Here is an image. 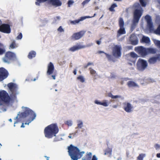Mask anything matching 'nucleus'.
I'll return each instance as SVG.
<instances>
[{
	"label": "nucleus",
	"instance_id": "1",
	"mask_svg": "<svg viewBox=\"0 0 160 160\" xmlns=\"http://www.w3.org/2000/svg\"><path fill=\"white\" fill-rule=\"evenodd\" d=\"M69 155L71 158V160H78L85 153V152H81L80 149L76 147L71 145L68 147Z\"/></svg>",
	"mask_w": 160,
	"mask_h": 160
},
{
	"label": "nucleus",
	"instance_id": "2",
	"mask_svg": "<svg viewBox=\"0 0 160 160\" xmlns=\"http://www.w3.org/2000/svg\"><path fill=\"white\" fill-rule=\"evenodd\" d=\"M134 7V10L133 12V19L131 25L132 29H134L136 28L143 12L142 8L138 3H135Z\"/></svg>",
	"mask_w": 160,
	"mask_h": 160
},
{
	"label": "nucleus",
	"instance_id": "3",
	"mask_svg": "<svg viewBox=\"0 0 160 160\" xmlns=\"http://www.w3.org/2000/svg\"><path fill=\"white\" fill-rule=\"evenodd\" d=\"M58 131V129L57 125L55 124H52L45 128L44 133L46 137L50 138L53 136H56V134Z\"/></svg>",
	"mask_w": 160,
	"mask_h": 160
},
{
	"label": "nucleus",
	"instance_id": "4",
	"mask_svg": "<svg viewBox=\"0 0 160 160\" xmlns=\"http://www.w3.org/2000/svg\"><path fill=\"white\" fill-rule=\"evenodd\" d=\"M22 108H24V112L22 116L24 117H26L28 115L29 116L30 119L28 120V122H26L25 123H22L21 127L24 128L25 127L24 124L29 125L31 122L35 119L36 116V114L32 111L30 110L28 108L22 107Z\"/></svg>",
	"mask_w": 160,
	"mask_h": 160
},
{
	"label": "nucleus",
	"instance_id": "5",
	"mask_svg": "<svg viewBox=\"0 0 160 160\" xmlns=\"http://www.w3.org/2000/svg\"><path fill=\"white\" fill-rule=\"evenodd\" d=\"M135 51L142 57H144L151 53L155 52V50L152 48H146L142 47H137L135 48Z\"/></svg>",
	"mask_w": 160,
	"mask_h": 160
},
{
	"label": "nucleus",
	"instance_id": "6",
	"mask_svg": "<svg viewBox=\"0 0 160 160\" xmlns=\"http://www.w3.org/2000/svg\"><path fill=\"white\" fill-rule=\"evenodd\" d=\"M92 43H88L86 46L83 45L80 43H78L77 44L71 47L68 48V50L70 52H74L80 49H84L86 47H89L93 45Z\"/></svg>",
	"mask_w": 160,
	"mask_h": 160
},
{
	"label": "nucleus",
	"instance_id": "7",
	"mask_svg": "<svg viewBox=\"0 0 160 160\" xmlns=\"http://www.w3.org/2000/svg\"><path fill=\"white\" fill-rule=\"evenodd\" d=\"M137 65L138 69L139 71H142L147 68L148 64L146 60L139 59L137 62Z\"/></svg>",
	"mask_w": 160,
	"mask_h": 160
},
{
	"label": "nucleus",
	"instance_id": "8",
	"mask_svg": "<svg viewBox=\"0 0 160 160\" xmlns=\"http://www.w3.org/2000/svg\"><path fill=\"white\" fill-rule=\"evenodd\" d=\"M7 86L12 92V96H14L19 93V92L18 91L17 85L11 82L9 83Z\"/></svg>",
	"mask_w": 160,
	"mask_h": 160
},
{
	"label": "nucleus",
	"instance_id": "9",
	"mask_svg": "<svg viewBox=\"0 0 160 160\" xmlns=\"http://www.w3.org/2000/svg\"><path fill=\"white\" fill-rule=\"evenodd\" d=\"M119 24L120 27V29L118 30L117 36H119L121 34H124L125 33V28L124 27V22L122 18H120L119 19Z\"/></svg>",
	"mask_w": 160,
	"mask_h": 160
},
{
	"label": "nucleus",
	"instance_id": "10",
	"mask_svg": "<svg viewBox=\"0 0 160 160\" xmlns=\"http://www.w3.org/2000/svg\"><path fill=\"white\" fill-rule=\"evenodd\" d=\"M15 57V54L11 52H7L5 54V57L2 58L3 61L5 63H9V60L14 58Z\"/></svg>",
	"mask_w": 160,
	"mask_h": 160
},
{
	"label": "nucleus",
	"instance_id": "11",
	"mask_svg": "<svg viewBox=\"0 0 160 160\" xmlns=\"http://www.w3.org/2000/svg\"><path fill=\"white\" fill-rule=\"evenodd\" d=\"M85 31H82L73 33L71 37V39L73 40H78L81 38L84 35Z\"/></svg>",
	"mask_w": 160,
	"mask_h": 160
},
{
	"label": "nucleus",
	"instance_id": "12",
	"mask_svg": "<svg viewBox=\"0 0 160 160\" xmlns=\"http://www.w3.org/2000/svg\"><path fill=\"white\" fill-rule=\"evenodd\" d=\"M121 47L120 46H115L113 47V55L116 57H120L121 55Z\"/></svg>",
	"mask_w": 160,
	"mask_h": 160
},
{
	"label": "nucleus",
	"instance_id": "13",
	"mask_svg": "<svg viewBox=\"0 0 160 160\" xmlns=\"http://www.w3.org/2000/svg\"><path fill=\"white\" fill-rule=\"evenodd\" d=\"M9 99V98L8 93L4 91H0V101L8 102Z\"/></svg>",
	"mask_w": 160,
	"mask_h": 160
},
{
	"label": "nucleus",
	"instance_id": "14",
	"mask_svg": "<svg viewBox=\"0 0 160 160\" xmlns=\"http://www.w3.org/2000/svg\"><path fill=\"white\" fill-rule=\"evenodd\" d=\"M8 75V71L3 68H0V81L6 78Z\"/></svg>",
	"mask_w": 160,
	"mask_h": 160
},
{
	"label": "nucleus",
	"instance_id": "15",
	"mask_svg": "<svg viewBox=\"0 0 160 160\" xmlns=\"http://www.w3.org/2000/svg\"><path fill=\"white\" fill-rule=\"evenodd\" d=\"M0 31L7 33H10V29L9 26L8 24H2L0 26Z\"/></svg>",
	"mask_w": 160,
	"mask_h": 160
},
{
	"label": "nucleus",
	"instance_id": "16",
	"mask_svg": "<svg viewBox=\"0 0 160 160\" xmlns=\"http://www.w3.org/2000/svg\"><path fill=\"white\" fill-rule=\"evenodd\" d=\"M94 103L97 105L103 106L104 107H108L110 104L108 101L106 100H103L101 101L98 100H96L94 101Z\"/></svg>",
	"mask_w": 160,
	"mask_h": 160
},
{
	"label": "nucleus",
	"instance_id": "17",
	"mask_svg": "<svg viewBox=\"0 0 160 160\" xmlns=\"http://www.w3.org/2000/svg\"><path fill=\"white\" fill-rule=\"evenodd\" d=\"M145 19L147 22L148 29L149 31L153 30L152 24V22L151 17L147 15L145 17Z\"/></svg>",
	"mask_w": 160,
	"mask_h": 160
},
{
	"label": "nucleus",
	"instance_id": "18",
	"mask_svg": "<svg viewBox=\"0 0 160 160\" xmlns=\"http://www.w3.org/2000/svg\"><path fill=\"white\" fill-rule=\"evenodd\" d=\"M124 108L127 112H130L132 111L133 106L130 103L126 102L124 103Z\"/></svg>",
	"mask_w": 160,
	"mask_h": 160
},
{
	"label": "nucleus",
	"instance_id": "19",
	"mask_svg": "<svg viewBox=\"0 0 160 160\" xmlns=\"http://www.w3.org/2000/svg\"><path fill=\"white\" fill-rule=\"evenodd\" d=\"M91 17L89 16H84L80 18L78 20H76L74 21H70V23L72 25H75L76 24L79 23L80 22L88 18H90Z\"/></svg>",
	"mask_w": 160,
	"mask_h": 160
},
{
	"label": "nucleus",
	"instance_id": "20",
	"mask_svg": "<svg viewBox=\"0 0 160 160\" xmlns=\"http://www.w3.org/2000/svg\"><path fill=\"white\" fill-rule=\"evenodd\" d=\"M47 73L48 75H50L53 73L54 67L53 64L51 62H50L48 65Z\"/></svg>",
	"mask_w": 160,
	"mask_h": 160
},
{
	"label": "nucleus",
	"instance_id": "21",
	"mask_svg": "<svg viewBox=\"0 0 160 160\" xmlns=\"http://www.w3.org/2000/svg\"><path fill=\"white\" fill-rule=\"evenodd\" d=\"M50 4L56 7L60 6L62 5V2L59 0H49Z\"/></svg>",
	"mask_w": 160,
	"mask_h": 160
},
{
	"label": "nucleus",
	"instance_id": "22",
	"mask_svg": "<svg viewBox=\"0 0 160 160\" xmlns=\"http://www.w3.org/2000/svg\"><path fill=\"white\" fill-rule=\"evenodd\" d=\"M77 81L82 83H85L86 82V79L85 77L82 75H79L77 78Z\"/></svg>",
	"mask_w": 160,
	"mask_h": 160
},
{
	"label": "nucleus",
	"instance_id": "23",
	"mask_svg": "<svg viewBox=\"0 0 160 160\" xmlns=\"http://www.w3.org/2000/svg\"><path fill=\"white\" fill-rule=\"evenodd\" d=\"M77 127L76 128V129H81L83 127V122L82 120L78 119L77 121Z\"/></svg>",
	"mask_w": 160,
	"mask_h": 160
},
{
	"label": "nucleus",
	"instance_id": "24",
	"mask_svg": "<svg viewBox=\"0 0 160 160\" xmlns=\"http://www.w3.org/2000/svg\"><path fill=\"white\" fill-rule=\"evenodd\" d=\"M127 85L129 88L138 87V84L133 81H129L127 82Z\"/></svg>",
	"mask_w": 160,
	"mask_h": 160
},
{
	"label": "nucleus",
	"instance_id": "25",
	"mask_svg": "<svg viewBox=\"0 0 160 160\" xmlns=\"http://www.w3.org/2000/svg\"><path fill=\"white\" fill-rule=\"evenodd\" d=\"M141 41L142 42L147 44L149 43L150 41V38L148 37L145 36H143Z\"/></svg>",
	"mask_w": 160,
	"mask_h": 160
},
{
	"label": "nucleus",
	"instance_id": "26",
	"mask_svg": "<svg viewBox=\"0 0 160 160\" xmlns=\"http://www.w3.org/2000/svg\"><path fill=\"white\" fill-rule=\"evenodd\" d=\"M157 61H158L156 56L150 58L148 60L149 62L151 64H154Z\"/></svg>",
	"mask_w": 160,
	"mask_h": 160
},
{
	"label": "nucleus",
	"instance_id": "27",
	"mask_svg": "<svg viewBox=\"0 0 160 160\" xmlns=\"http://www.w3.org/2000/svg\"><path fill=\"white\" fill-rule=\"evenodd\" d=\"M18 47V45L15 43V40H12V42L10 45L9 48L14 49Z\"/></svg>",
	"mask_w": 160,
	"mask_h": 160
},
{
	"label": "nucleus",
	"instance_id": "28",
	"mask_svg": "<svg viewBox=\"0 0 160 160\" xmlns=\"http://www.w3.org/2000/svg\"><path fill=\"white\" fill-rule=\"evenodd\" d=\"M36 52L34 51H32L29 53L28 57L29 59H32L36 55Z\"/></svg>",
	"mask_w": 160,
	"mask_h": 160
},
{
	"label": "nucleus",
	"instance_id": "29",
	"mask_svg": "<svg viewBox=\"0 0 160 160\" xmlns=\"http://www.w3.org/2000/svg\"><path fill=\"white\" fill-rule=\"evenodd\" d=\"M4 45L0 43V55L3 53L5 52V50L4 48Z\"/></svg>",
	"mask_w": 160,
	"mask_h": 160
},
{
	"label": "nucleus",
	"instance_id": "30",
	"mask_svg": "<svg viewBox=\"0 0 160 160\" xmlns=\"http://www.w3.org/2000/svg\"><path fill=\"white\" fill-rule=\"evenodd\" d=\"M36 1L35 4L38 6H39L41 3L44 2L46 1H48L49 2V0H36Z\"/></svg>",
	"mask_w": 160,
	"mask_h": 160
},
{
	"label": "nucleus",
	"instance_id": "31",
	"mask_svg": "<svg viewBox=\"0 0 160 160\" xmlns=\"http://www.w3.org/2000/svg\"><path fill=\"white\" fill-rule=\"evenodd\" d=\"M140 2L142 7H145L147 3L146 0H139Z\"/></svg>",
	"mask_w": 160,
	"mask_h": 160
},
{
	"label": "nucleus",
	"instance_id": "32",
	"mask_svg": "<svg viewBox=\"0 0 160 160\" xmlns=\"http://www.w3.org/2000/svg\"><path fill=\"white\" fill-rule=\"evenodd\" d=\"M129 55L130 58L132 57L133 58H136L138 57V55L133 52H131Z\"/></svg>",
	"mask_w": 160,
	"mask_h": 160
},
{
	"label": "nucleus",
	"instance_id": "33",
	"mask_svg": "<svg viewBox=\"0 0 160 160\" xmlns=\"http://www.w3.org/2000/svg\"><path fill=\"white\" fill-rule=\"evenodd\" d=\"M122 98V97L119 95H113L112 99H115L116 100H118Z\"/></svg>",
	"mask_w": 160,
	"mask_h": 160
},
{
	"label": "nucleus",
	"instance_id": "34",
	"mask_svg": "<svg viewBox=\"0 0 160 160\" xmlns=\"http://www.w3.org/2000/svg\"><path fill=\"white\" fill-rule=\"evenodd\" d=\"M117 5L115 3H114L112 5L111 7L109 8V10L110 11L112 12L114 11L115 10H114V8H115L117 7Z\"/></svg>",
	"mask_w": 160,
	"mask_h": 160
},
{
	"label": "nucleus",
	"instance_id": "35",
	"mask_svg": "<svg viewBox=\"0 0 160 160\" xmlns=\"http://www.w3.org/2000/svg\"><path fill=\"white\" fill-rule=\"evenodd\" d=\"M65 123L68 125V126L70 127L72 126L73 122L71 120H69L66 121Z\"/></svg>",
	"mask_w": 160,
	"mask_h": 160
},
{
	"label": "nucleus",
	"instance_id": "36",
	"mask_svg": "<svg viewBox=\"0 0 160 160\" xmlns=\"http://www.w3.org/2000/svg\"><path fill=\"white\" fill-rule=\"evenodd\" d=\"M74 1L72 0H69L67 2L68 7H70L74 3Z\"/></svg>",
	"mask_w": 160,
	"mask_h": 160
},
{
	"label": "nucleus",
	"instance_id": "37",
	"mask_svg": "<svg viewBox=\"0 0 160 160\" xmlns=\"http://www.w3.org/2000/svg\"><path fill=\"white\" fill-rule=\"evenodd\" d=\"M90 73L93 76H95L96 74V72L92 68H89Z\"/></svg>",
	"mask_w": 160,
	"mask_h": 160
},
{
	"label": "nucleus",
	"instance_id": "38",
	"mask_svg": "<svg viewBox=\"0 0 160 160\" xmlns=\"http://www.w3.org/2000/svg\"><path fill=\"white\" fill-rule=\"evenodd\" d=\"M144 154H141L137 158L138 160H143V158L145 156Z\"/></svg>",
	"mask_w": 160,
	"mask_h": 160
},
{
	"label": "nucleus",
	"instance_id": "39",
	"mask_svg": "<svg viewBox=\"0 0 160 160\" xmlns=\"http://www.w3.org/2000/svg\"><path fill=\"white\" fill-rule=\"evenodd\" d=\"M58 31L59 32H63L64 31L63 28L61 26H60L57 29Z\"/></svg>",
	"mask_w": 160,
	"mask_h": 160
},
{
	"label": "nucleus",
	"instance_id": "40",
	"mask_svg": "<svg viewBox=\"0 0 160 160\" xmlns=\"http://www.w3.org/2000/svg\"><path fill=\"white\" fill-rule=\"evenodd\" d=\"M154 33L160 35V25L159 26L157 29L154 31Z\"/></svg>",
	"mask_w": 160,
	"mask_h": 160
},
{
	"label": "nucleus",
	"instance_id": "41",
	"mask_svg": "<svg viewBox=\"0 0 160 160\" xmlns=\"http://www.w3.org/2000/svg\"><path fill=\"white\" fill-rule=\"evenodd\" d=\"M154 43L157 46L160 47V41L154 40Z\"/></svg>",
	"mask_w": 160,
	"mask_h": 160
},
{
	"label": "nucleus",
	"instance_id": "42",
	"mask_svg": "<svg viewBox=\"0 0 160 160\" xmlns=\"http://www.w3.org/2000/svg\"><path fill=\"white\" fill-rule=\"evenodd\" d=\"M91 0H85L82 3V4L83 5V6H84V5L87 4Z\"/></svg>",
	"mask_w": 160,
	"mask_h": 160
},
{
	"label": "nucleus",
	"instance_id": "43",
	"mask_svg": "<svg viewBox=\"0 0 160 160\" xmlns=\"http://www.w3.org/2000/svg\"><path fill=\"white\" fill-rule=\"evenodd\" d=\"M22 38V35L21 33H20L19 35L16 37V39L18 40L21 39Z\"/></svg>",
	"mask_w": 160,
	"mask_h": 160
},
{
	"label": "nucleus",
	"instance_id": "44",
	"mask_svg": "<svg viewBox=\"0 0 160 160\" xmlns=\"http://www.w3.org/2000/svg\"><path fill=\"white\" fill-rule=\"evenodd\" d=\"M154 147L157 150L158 149H160V145L158 144H156L154 145Z\"/></svg>",
	"mask_w": 160,
	"mask_h": 160
},
{
	"label": "nucleus",
	"instance_id": "45",
	"mask_svg": "<svg viewBox=\"0 0 160 160\" xmlns=\"http://www.w3.org/2000/svg\"><path fill=\"white\" fill-rule=\"evenodd\" d=\"M91 160H98V158L95 155H94L93 156Z\"/></svg>",
	"mask_w": 160,
	"mask_h": 160
},
{
	"label": "nucleus",
	"instance_id": "46",
	"mask_svg": "<svg viewBox=\"0 0 160 160\" xmlns=\"http://www.w3.org/2000/svg\"><path fill=\"white\" fill-rule=\"evenodd\" d=\"M107 96L111 98H112L113 95L110 92L108 93L107 94Z\"/></svg>",
	"mask_w": 160,
	"mask_h": 160
},
{
	"label": "nucleus",
	"instance_id": "47",
	"mask_svg": "<svg viewBox=\"0 0 160 160\" xmlns=\"http://www.w3.org/2000/svg\"><path fill=\"white\" fill-rule=\"evenodd\" d=\"M158 61H160V55L156 56Z\"/></svg>",
	"mask_w": 160,
	"mask_h": 160
},
{
	"label": "nucleus",
	"instance_id": "48",
	"mask_svg": "<svg viewBox=\"0 0 160 160\" xmlns=\"http://www.w3.org/2000/svg\"><path fill=\"white\" fill-rule=\"evenodd\" d=\"M98 45H100L101 44V40H98L96 41Z\"/></svg>",
	"mask_w": 160,
	"mask_h": 160
},
{
	"label": "nucleus",
	"instance_id": "49",
	"mask_svg": "<svg viewBox=\"0 0 160 160\" xmlns=\"http://www.w3.org/2000/svg\"><path fill=\"white\" fill-rule=\"evenodd\" d=\"M105 54L106 55L107 58H108V59L110 58V55H108V54L106 53H105Z\"/></svg>",
	"mask_w": 160,
	"mask_h": 160
},
{
	"label": "nucleus",
	"instance_id": "50",
	"mask_svg": "<svg viewBox=\"0 0 160 160\" xmlns=\"http://www.w3.org/2000/svg\"><path fill=\"white\" fill-rule=\"evenodd\" d=\"M97 53H98V54H101L102 53H104V52L102 51H98V52Z\"/></svg>",
	"mask_w": 160,
	"mask_h": 160
},
{
	"label": "nucleus",
	"instance_id": "51",
	"mask_svg": "<svg viewBox=\"0 0 160 160\" xmlns=\"http://www.w3.org/2000/svg\"><path fill=\"white\" fill-rule=\"evenodd\" d=\"M156 156L157 158H160V153H157Z\"/></svg>",
	"mask_w": 160,
	"mask_h": 160
},
{
	"label": "nucleus",
	"instance_id": "52",
	"mask_svg": "<svg viewBox=\"0 0 160 160\" xmlns=\"http://www.w3.org/2000/svg\"><path fill=\"white\" fill-rule=\"evenodd\" d=\"M93 64V63L91 62H89L88 63V64H87V66H88L89 65H92Z\"/></svg>",
	"mask_w": 160,
	"mask_h": 160
},
{
	"label": "nucleus",
	"instance_id": "53",
	"mask_svg": "<svg viewBox=\"0 0 160 160\" xmlns=\"http://www.w3.org/2000/svg\"><path fill=\"white\" fill-rule=\"evenodd\" d=\"M118 107V105H113V106H112V107L114 108H116Z\"/></svg>",
	"mask_w": 160,
	"mask_h": 160
},
{
	"label": "nucleus",
	"instance_id": "54",
	"mask_svg": "<svg viewBox=\"0 0 160 160\" xmlns=\"http://www.w3.org/2000/svg\"><path fill=\"white\" fill-rule=\"evenodd\" d=\"M19 113H20V112H18V114L17 116V117H16L15 118H14L15 119H17L18 118V116L19 115Z\"/></svg>",
	"mask_w": 160,
	"mask_h": 160
},
{
	"label": "nucleus",
	"instance_id": "55",
	"mask_svg": "<svg viewBox=\"0 0 160 160\" xmlns=\"http://www.w3.org/2000/svg\"><path fill=\"white\" fill-rule=\"evenodd\" d=\"M73 73L74 74H75V75H76L77 74V71L76 70H75L74 71H73Z\"/></svg>",
	"mask_w": 160,
	"mask_h": 160
},
{
	"label": "nucleus",
	"instance_id": "56",
	"mask_svg": "<svg viewBox=\"0 0 160 160\" xmlns=\"http://www.w3.org/2000/svg\"><path fill=\"white\" fill-rule=\"evenodd\" d=\"M52 78L54 80H55V79L56 78H55V76H54V75H52Z\"/></svg>",
	"mask_w": 160,
	"mask_h": 160
},
{
	"label": "nucleus",
	"instance_id": "57",
	"mask_svg": "<svg viewBox=\"0 0 160 160\" xmlns=\"http://www.w3.org/2000/svg\"><path fill=\"white\" fill-rule=\"evenodd\" d=\"M44 157H45L46 159L47 160H49V157H47V156H44Z\"/></svg>",
	"mask_w": 160,
	"mask_h": 160
},
{
	"label": "nucleus",
	"instance_id": "58",
	"mask_svg": "<svg viewBox=\"0 0 160 160\" xmlns=\"http://www.w3.org/2000/svg\"><path fill=\"white\" fill-rule=\"evenodd\" d=\"M111 152H112V151L111 150H109V151H108V153H110V155L111 154Z\"/></svg>",
	"mask_w": 160,
	"mask_h": 160
},
{
	"label": "nucleus",
	"instance_id": "59",
	"mask_svg": "<svg viewBox=\"0 0 160 160\" xmlns=\"http://www.w3.org/2000/svg\"><path fill=\"white\" fill-rule=\"evenodd\" d=\"M9 121H10V122H12V119H11V118H10V119H9Z\"/></svg>",
	"mask_w": 160,
	"mask_h": 160
},
{
	"label": "nucleus",
	"instance_id": "60",
	"mask_svg": "<svg viewBox=\"0 0 160 160\" xmlns=\"http://www.w3.org/2000/svg\"><path fill=\"white\" fill-rule=\"evenodd\" d=\"M92 153H91V152H89V153H88V155H90V156H91V155H92Z\"/></svg>",
	"mask_w": 160,
	"mask_h": 160
},
{
	"label": "nucleus",
	"instance_id": "61",
	"mask_svg": "<svg viewBox=\"0 0 160 160\" xmlns=\"http://www.w3.org/2000/svg\"><path fill=\"white\" fill-rule=\"evenodd\" d=\"M68 137L69 138H72V136L71 135H69V136H68Z\"/></svg>",
	"mask_w": 160,
	"mask_h": 160
},
{
	"label": "nucleus",
	"instance_id": "62",
	"mask_svg": "<svg viewBox=\"0 0 160 160\" xmlns=\"http://www.w3.org/2000/svg\"><path fill=\"white\" fill-rule=\"evenodd\" d=\"M158 3L160 4V0H157Z\"/></svg>",
	"mask_w": 160,
	"mask_h": 160
},
{
	"label": "nucleus",
	"instance_id": "63",
	"mask_svg": "<svg viewBox=\"0 0 160 160\" xmlns=\"http://www.w3.org/2000/svg\"><path fill=\"white\" fill-rule=\"evenodd\" d=\"M96 15V14H94V15H93V16H92V17H91V18H92V17H95V16Z\"/></svg>",
	"mask_w": 160,
	"mask_h": 160
},
{
	"label": "nucleus",
	"instance_id": "64",
	"mask_svg": "<svg viewBox=\"0 0 160 160\" xmlns=\"http://www.w3.org/2000/svg\"><path fill=\"white\" fill-rule=\"evenodd\" d=\"M135 61H133L132 62V63L133 64H135Z\"/></svg>",
	"mask_w": 160,
	"mask_h": 160
}]
</instances>
